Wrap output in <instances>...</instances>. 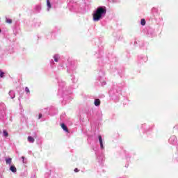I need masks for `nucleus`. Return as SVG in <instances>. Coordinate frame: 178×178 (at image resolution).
I'll return each mask as SVG.
<instances>
[{"mask_svg": "<svg viewBox=\"0 0 178 178\" xmlns=\"http://www.w3.org/2000/svg\"><path fill=\"white\" fill-rule=\"evenodd\" d=\"M106 15V7L99 6L92 12L93 22H99Z\"/></svg>", "mask_w": 178, "mask_h": 178, "instance_id": "nucleus-1", "label": "nucleus"}, {"mask_svg": "<svg viewBox=\"0 0 178 178\" xmlns=\"http://www.w3.org/2000/svg\"><path fill=\"white\" fill-rule=\"evenodd\" d=\"M9 136V134L8 133V131H6V130H3V137H8Z\"/></svg>", "mask_w": 178, "mask_h": 178, "instance_id": "nucleus-10", "label": "nucleus"}, {"mask_svg": "<svg viewBox=\"0 0 178 178\" xmlns=\"http://www.w3.org/2000/svg\"><path fill=\"white\" fill-rule=\"evenodd\" d=\"M25 91L27 94H29L30 92V89L29 88V87H26L25 88Z\"/></svg>", "mask_w": 178, "mask_h": 178, "instance_id": "nucleus-14", "label": "nucleus"}, {"mask_svg": "<svg viewBox=\"0 0 178 178\" xmlns=\"http://www.w3.org/2000/svg\"><path fill=\"white\" fill-rule=\"evenodd\" d=\"M10 170L13 172V173H16V172H17V169H16V167L15 165H11L10 167Z\"/></svg>", "mask_w": 178, "mask_h": 178, "instance_id": "nucleus-4", "label": "nucleus"}, {"mask_svg": "<svg viewBox=\"0 0 178 178\" xmlns=\"http://www.w3.org/2000/svg\"><path fill=\"white\" fill-rule=\"evenodd\" d=\"M28 141H29V143H34L35 139L32 136H29L28 137Z\"/></svg>", "mask_w": 178, "mask_h": 178, "instance_id": "nucleus-7", "label": "nucleus"}, {"mask_svg": "<svg viewBox=\"0 0 178 178\" xmlns=\"http://www.w3.org/2000/svg\"><path fill=\"white\" fill-rule=\"evenodd\" d=\"M47 6L48 7L47 10H49L51 8V1H49V0H47Z\"/></svg>", "mask_w": 178, "mask_h": 178, "instance_id": "nucleus-8", "label": "nucleus"}, {"mask_svg": "<svg viewBox=\"0 0 178 178\" xmlns=\"http://www.w3.org/2000/svg\"><path fill=\"white\" fill-rule=\"evenodd\" d=\"M22 162L23 163H26V161H24V156H22Z\"/></svg>", "mask_w": 178, "mask_h": 178, "instance_id": "nucleus-16", "label": "nucleus"}, {"mask_svg": "<svg viewBox=\"0 0 178 178\" xmlns=\"http://www.w3.org/2000/svg\"><path fill=\"white\" fill-rule=\"evenodd\" d=\"M6 165H10L12 163V158L6 159Z\"/></svg>", "mask_w": 178, "mask_h": 178, "instance_id": "nucleus-6", "label": "nucleus"}, {"mask_svg": "<svg viewBox=\"0 0 178 178\" xmlns=\"http://www.w3.org/2000/svg\"><path fill=\"white\" fill-rule=\"evenodd\" d=\"M53 58L54 59V62H59V59H60L59 54H54Z\"/></svg>", "mask_w": 178, "mask_h": 178, "instance_id": "nucleus-3", "label": "nucleus"}, {"mask_svg": "<svg viewBox=\"0 0 178 178\" xmlns=\"http://www.w3.org/2000/svg\"><path fill=\"white\" fill-rule=\"evenodd\" d=\"M95 106H99V105H101V101L99 99H96L95 100Z\"/></svg>", "mask_w": 178, "mask_h": 178, "instance_id": "nucleus-5", "label": "nucleus"}, {"mask_svg": "<svg viewBox=\"0 0 178 178\" xmlns=\"http://www.w3.org/2000/svg\"><path fill=\"white\" fill-rule=\"evenodd\" d=\"M5 75V72H2V70H0V77H3V76Z\"/></svg>", "mask_w": 178, "mask_h": 178, "instance_id": "nucleus-13", "label": "nucleus"}, {"mask_svg": "<svg viewBox=\"0 0 178 178\" xmlns=\"http://www.w3.org/2000/svg\"><path fill=\"white\" fill-rule=\"evenodd\" d=\"M99 138V144H100V148L102 149H104V140H102V136H101V135H99L98 136Z\"/></svg>", "mask_w": 178, "mask_h": 178, "instance_id": "nucleus-2", "label": "nucleus"}, {"mask_svg": "<svg viewBox=\"0 0 178 178\" xmlns=\"http://www.w3.org/2000/svg\"><path fill=\"white\" fill-rule=\"evenodd\" d=\"M41 118H42V114H39V118H38V119H41Z\"/></svg>", "mask_w": 178, "mask_h": 178, "instance_id": "nucleus-18", "label": "nucleus"}, {"mask_svg": "<svg viewBox=\"0 0 178 178\" xmlns=\"http://www.w3.org/2000/svg\"><path fill=\"white\" fill-rule=\"evenodd\" d=\"M9 95H13V96H11L12 99H13V98H15V93L13 92V91H12V90L10 91Z\"/></svg>", "mask_w": 178, "mask_h": 178, "instance_id": "nucleus-11", "label": "nucleus"}, {"mask_svg": "<svg viewBox=\"0 0 178 178\" xmlns=\"http://www.w3.org/2000/svg\"><path fill=\"white\" fill-rule=\"evenodd\" d=\"M6 23H8L9 24H10L12 23V19H6Z\"/></svg>", "mask_w": 178, "mask_h": 178, "instance_id": "nucleus-15", "label": "nucleus"}, {"mask_svg": "<svg viewBox=\"0 0 178 178\" xmlns=\"http://www.w3.org/2000/svg\"><path fill=\"white\" fill-rule=\"evenodd\" d=\"M1 29H0V33H1Z\"/></svg>", "mask_w": 178, "mask_h": 178, "instance_id": "nucleus-20", "label": "nucleus"}, {"mask_svg": "<svg viewBox=\"0 0 178 178\" xmlns=\"http://www.w3.org/2000/svg\"><path fill=\"white\" fill-rule=\"evenodd\" d=\"M61 127L64 130V131H69V130H67V127L65 124H61Z\"/></svg>", "mask_w": 178, "mask_h": 178, "instance_id": "nucleus-9", "label": "nucleus"}, {"mask_svg": "<svg viewBox=\"0 0 178 178\" xmlns=\"http://www.w3.org/2000/svg\"><path fill=\"white\" fill-rule=\"evenodd\" d=\"M74 172H75L76 173H77V172H79V169L75 168V169H74Z\"/></svg>", "mask_w": 178, "mask_h": 178, "instance_id": "nucleus-19", "label": "nucleus"}, {"mask_svg": "<svg viewBox=\"0 0 178 178\" xmlns=\"http://www.w3.org/2000/svg\"><path fill=\"white\" fill-rule=\"evenodd\" d=\"M140 24L142 26H145V19H142L140 21Z\"/></svg>", "mask_w": 178, "mask_h": 178, "instance_id": "nucleus-12", "label": "nucleus"}, {"mask_svg": "<svg viewBox=\"0 0 178 178\" xmlns=\"http://www.w3.org/2000/svg\"><path fill=\"white\" fill-rule=\"evenodd\" d=\"M113 3H116L118 2V0H112Z\"/></svg>", "mask_w": 178, "mask_h": 178, "instance_id": "nucleus-17", "label": "nucleus"}]
</instances>
